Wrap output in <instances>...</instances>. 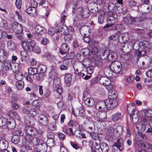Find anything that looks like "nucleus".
Instances as JSON below:
<instances>
[{
    "label": "nucleus",
    "instance_id": "nucleus-1",
    "mask_svg": "<svg viewBox=\"0 0 152 152\" xmlns=\"http://www.w3.org/2000/svg\"><path fill=\"white\" fill-rule=\"evenodd\" d=\"M108 9L109 11L108 12L107 18V24L104 26V28H107L112 26L116 22L115 18H117V15L115 14V11L117 9V7L112 3H110L107 5Z\"/></svg>",
    "mask_w": 152,
    "mask_h": 152
},
{
    "label": "nucleus",
    "instance_id": "nucleus-2",
    "mask_svg": "<svg viewBox=\"0 0 152 152\" xmlns=\"http://www.w3.org/2000/svg\"><path fill=\"white\" fill-rule=\"evenodd\" d=\"M117 98V96L114 93H109V98L105 100L107 109H113L117 106L118 102Z\"/></svg>",
    "mask_w": 152,
    "mask_h": 152
},
{
    "label": "nucleus",
    "instance_id": "nucleus-3",
    "mask_svg": "<svg viewBox=\"0 0 152 152\" xmlns=\"http://www.w3.org/2000/svg\"><path fill=\"white\" fill-rule=\"evenodd\" d=\"M7 58L6 53L3 49H0V60L4 62L5 69L6 70H10L11 68V64Z\"/></svg>",
    "mask_w": 152,
    "mask_h": 152
},
{
    "label": "nucleus",
    "instance_id": "nucleus-4",
    "mask_svg": "<svg viewBox=\"0 0 152 152\" xmlns=\"http://www.w3.org/2000/svg\"><path fill=\"white\" fill-rule=\"evenodd\" d=\"M60 79L57 77L54 78L53 87L55 90L58 93L59 96L58 98L59 100H61L62 99V96L61 95V93L63 92V90L61 87L60 86L59 84L60 83Z\"/></svg>",
    "mask_w": 152,
    "mask_h": 152
},
{
    "label": "nucleus",
    "instance_id": "nucleus-5",
    "mask_svg": "<svg viewBox=\"0 0 152 152\" xmlns=\"http://www.w3.org/2000/svg\"><path fill=\"white\" fill-rule=\"evenodd\" d=\"M21 45L23 49L27 51H31L34 46L36 45L34 41L29 39L27 41H23Z\"/></svg>",
    "mask_w": 152,
    "mask_h": 152
},
{
    "label": "nucleus",
    "instance_id": "nucleus-6",
    "mask_svg": "<svg viewBox=\"0 0 152 152\" xmlns=\"http://www.w3.org/2000/svg\"><path fill=\"white\" fill-rule=\"evenodd\" d=\"M142 20L141 17H136L134 18L131 16L127 15L125 17L124 20V23L127 25H131L135 22H140Z\"/></svg>",
    "mask_w": 152,
    "mask_h": 152
},
{
    "label": "nucleus",
    "instance_id": "nucleus-7",
    "mask_svg": "<svg viewBox=\"0 0 152 152\" xmlns=\"http://www.w3.org/2000/svg\"><path fill=\"white\" fill-rule=\"evenodd\" d=\"M97 115L98 118L97 121H99V124H101V123H102V126H101V128L102 129H104L105 124L103 120L106 118L107 117L106 112H103L98 113H97Z\"/></svg>",
    "mask_w": 152,
    "mask_h": 152
},
{
    "label": "nucleus",
    "instance_id": "nucleus-8",
    "mask_svg": "<svg viewBox=\"0 0 152 152\" xmlns=\"http://www.w3.org/2000/svg\"><path fill=\"white\" fill-rule=\"evenodd\" d=\"M139 11L141 13L145 14L149 12L151 9V7L148 4H143L138 7Z\"/></svg>",
    "mask_w": 152,
    "mask_h": 152
},
{
    "label": "nucleus",
    "instance_id": "nucleus-9",
    "mask_svg": "<svg viewBox=\"0 0 152 152\" xmlns=\"http://www.w3.org/2000/svg\"><path fill=\"white\" fill-rule=\"evenodd\" d=\"M110 66L113 73H118L121 70V66L120 63L118 62L112 63Z\"/></svg>",
    "mask_w": 152,
    "mask_h": 152
},
{
    "label": "nucleus",
    "instance_id": "nucleus-10",
    "mask_svg": "<svg viewBox=\"0 0 152 152\" xmlns=\"http://www.w3.org/2000/svg\"><path fill=\"white\" fill-rule=\"evenodd\" d=\"M12 28L16 34H21L23 31V28L21 25L17 22H15L12 24Z\"/></svg>",
    "mask_w": 152,
    "mask_h": 152
},
{
    "label": "nucleus",
    "instance_id": "nucleus-11",
    "mask_svg": "<svg viewBox=\"0 0 152 152\" xmlns=\"http://www.w3.org/2000/svg\"><path fill=\"white\" fill-rule=\"evenodd\" d=\"M91 29L88 26H86L81 27L80 30L81 34L83 36L89 37L91 34Z\"/></svg>",
    "mask_w": 152,
    "mask_h": 152
},
{
    "label": "nucleus",
    "instance_id": "nucleus-12",
    "mask_svg": "<svg viewBox=\"0 0 152 152\" xmlns=\"http://www.w3.org/2000/svg\"><path fill=\"white\" fill-rule=\"evenodd\" d=\"M95 108L99 111H104L107 109L105 102L102 101L97 102L95 105Z\"/></svg>",
    "mask_w": 152,
    "mask_h": 152
},
{
    "label": "nucleus",
    "instance_id": "nucleus-13",
    "mask_svg": "<svg viewBox=\"0 0 152 152\" xmlns=\"http://www.w3.org/2000/svg\"><path fill=\"white\" fill-rule=\"evenodd\" d=\"M24 121L27 126H34V120L33 117L31 118L29 116L26 115L24 117Z\"/></svg>",
    "mask_w": 152,
    "mask_h": 152
},
{
    "label": "nucleus",
    "instance_id": "nucleus-14",
    "mask_svg": "<svg viewBox=\"0 0 152 152\" xmlns=\"http://www.w3.org/2000/svg\"><path fill=\"white\" fill-rule=\"evenodd\" d=\"M129 35L128 33H124L122 34L121 37L119 38L118 41L120 43H124L128 41L129 39Z\"/></svg>",
    "mask_w": 152,
    "mask_h": 152
},
{
    "label": "nucleus",
    "instance_id": "nucleus-15",
    "mask_svg": "<svg viewBox=\"0 0 152 152\" xmlns=\"http://www.w3.org/2000/svg\"><path fill=\"white\" fill-rule=\"evenodd\" d=\"M39 122L42 125L46 126L48 123L47 118L43 115H41L38 118Z\"/></svg>",
    "mask_w": 152,
    "mask_h": 152
},
{
    "label": "nucleus",
    "instance_id": "nucleus-16",
    "mask_svg": "<svg viewBox=\"0 0 152 152\" xmlns=\"http://www.w3.org/2000/svg\"><path fill=\"white\" fill-rule=\"evenodd\" d=\"M47 145L45 142L41 141L38 146V148L40 152H45L47 149Z\"/></svg>",
    "mask_w": 152,
    "mask_h": 152
},
{
    "label": "nucleus",
    "instance_id": "nucleus-17",
    "mask_svg": "<svg viewBox=\"0 0 152 152\" xmlns=\"http://www.w3.org/2000/svg\"><path fill=\"white\" fill-rule=\"evenodd\" d=\"M58 32L61 34L64 35L67 34L69 33V31L68 30V27L64 25L59 27Z\"/></svg>",
    "mask_w": 152,
    "mask_h": 152
},
{
    "label": "nucleus",
    "instance_id": "nucleus-18",
    "mask_svg": "<svg viewBox=\"0 0 152 152\" xmlns=\"http://www.w3.org/2000/svg\"><path fill=\"white\" fill-rule=\"evenodd\" d=\"M69 48L66 43L63 44L60 49V53L63 55L66 54L69 50Z\"/></svg>",
    "mask_w": 152,
    "mask_h": 152
},
{
    "label": "nucleus",
    "instance_id": "nucleus-19",
    "mask_svg": "<svg viewBox=\"0 0 152 152\" xmlns=\"http://www.w3.org/2000/svg\"><path fill=\"white\" fill-rule=\"evenodd\" d=\"M27 12L29 14H30L31 15L35 16L37 14V12L36 9L35 8L28 7L27 8L26 10Z\"/></svg>",
    "mask_w": 152,
    "mask_h": 152
},
{
    "label": "nucleus",
    "instance_id": "nucleus-20",
    "mask_svg": "<svg viewBox=\"0 0 152 152\" xmlns=\"http://www.w3.org/2000/svg\"><path fill=\"white\" fill-rule=\"evenodd\" d=\"M89 7L90 11L91 12L95 13L97 12L98 10L97 5L96 2L90 3Z\"/></svg>",
    "mask_w": 152,
    "mask_h": 152
},
{
    "label": "nucleus",
    "instance_id": "nucleus-21",
    "mask_svg": "<svg viewBox=\"0 0 152 152\" xmlns=\"http://www.w3.org/2000/svg\"><path fill=\"white\" fill-rule=\"evenodd\" d=\"M100 83L104 86L108 85L111 83V80L105 77H102L99 79Z\"/></svg>",
    "mask_w": 152,
    "mask_h": 152
},
{
    "label": "nucleus",
    "instance_id": "nucleus-22",
    "mask_svg": "<svg viewBox=\"0 0 152 152\" xmlns=\"http://www.w3.org/2000/svg\"><path fill=\"white\" fill-rule=\"evenodd\" d=\"M103 72L104 74L108 77H110L113 75V71L110 68V67H105L103 70Z\"/></svg>",
    "mask_w": 152,
    "mask_h": 152
},
{
    "label": "nucleus",
    "instance_id": "nucleus-23",
    "mask_svg": "<svg viewBox=\"0 0 152 152\" xmlns=\"http://www.w3.org/2000/svg\"><path fill=\"white\" fill-rule=\"evenodd\" d=\"M135 109L136 107L135 106H132L131 105H128L127 110L131 118L132 117V114L135 112Z\"/></svg>",
    "mask_w": 152,
    "mask_h": 152
},
{
    "label": "nucleus",
    "instance_id": "nucleus-24",
    "mask_svg": "<svg viewBox=\"0 0 152 152\" xmlns=\"http://www.w3.org/2000/svg\"><path fill=\"white\" fill-rule=\"evenodd\" d=\"M35 30L36 33L45 34L44 27L40 25H37L35 27Z\"/></svg>",
    "mask_w": 152,
    "mask_h": 152
},
{
    "label": "nucleus",
    "instance_id": "nucleus-25",
    "mask_svg": "<svg viewBox=\"0 0 152 152\" xmlns=\"http://www.w3.org/2000/svg\"><path fill=\"white\" fill-rule=\"evenodd\" d=\"M6 125L7 127L10 129H13L16 126L15 121L13 119L8 120Z\"/></svg>",
    "mask_w": 152,
    "mask_h": 152
},
{
    "label": "nucleus",
    "instance_id": "nucleus-26",
    "mask_svg": "<svg viewBox=\"0 0 152 152\" xmlns=\"http://www.w3.org/2000/svg\"><path fill=\"white\" fill-rule=\"evenodd\" d=\"M8 146L7 142L5 140H3L0 141V148L1 150L7 149Z\"/></svg>",
    "mask_w": 152,
    "mask_h": 152
},
{
    "label": "nucleus",
    "instance_id": "nucleus-27",
    "mask_svg": "<svg viewBox=\"0 0 152 152\" xmlns=\"http://www.w3.org/2000/svg\"><path fill=\"white\" fill-rule=\"evenodd\" d=\"M89 10L87 8H85L83 9L81 15L82 17L84 18H88L89 15Z\"/></svg>",
    "mask_w": 152,
    "mask_h": 152
},
{
    "label": "nucleus",
    "instance_id": "nucleus-28",
    "mask_svg": "<svg viewBox=\"0 0 152 152\" xmlns=\"http://www.w3.org/2000/svg\"><path fill=\"white\" fill-rule=\"evenodd\" d=\"M124 29V27L121 24H118L117 25L115 26H113L112 27L110 28V30H116L118 31L119 32L120 31L123 30Z\"/></svg>",
    "mask_w": 152,
    "mask_h": 152
},
{
    "label": "nucleus",
    "instance_id": "nucleus-29",
    "mask_svg": "<svg viewBox=\"0 0 152 152\" xmlns=\"http://www.w3.org/2000/svg\"><path fill=\"white\" fill-rule=\"evenodd\" d=\"M15 85L18 90H21L24 87V82L23 80L18 81L15 83Z\"/></svg>",
    "mask_w": 152,
    "mask_h": 152
},
{
    "label": "nucleus",
    "instance_id": "nucleus-30",
    "mask_svg": "<svg viewBox=\"0 0 152 152\" xmlns=\"http://www.w3.org/2000/svg\"><path fill=\"white\" fill-rule=\"evenodd\" d=\"M84 102L86 105L88 106H92L94 104V99L91 98H87L85 100Z\"/></svg>",
    "mask_w": 152,
    "mask_h": 152
},
{
    "label": "nucleus",
    "instance_id": "nucleus-31",
    "mask_svg": "<svg viewBox=\"0 0 152 152\" xmlns=\"http://www.w3.org/2000/svg\"><path fill=\"white\" fill-rule=\"evenodd\" d=\"M139 112L137 111H135L132 114V120L133 123H136L139 120Z\"/></svg>",
    "mask_w": 152,
    "mask_h": 152
},
{
    "label": "nucleus",
    "instance_id": "nucleus-32",
    "mask_svg": "<svg viewBox=\"0 0 152 152\" xmlns=\"http://www.w3.org/2000/svg\"><path fill=\"white\" fill-rule=\"evenodd\" d=\"M42 102V100L40 99H36L33 102L32 104L36 107L39 108L41 106Z\"/></svg>",
    "mask_w": 152,
    "mask_h": 152
},
{
    "label": "nucleus",
    "instance_id": "nucleus-33",
    "mask_svg": "<svg viewBox=\"0 0 152 152\" xmlns=\"http://www.w3.org/2000/svg\"><path fill=\"white\" fill-rule=\"evenodd\" d=\"M65 81L68 86L70 84L72 79V75L70 74H67L65 76Z\"/></svg>",
    "mask_w": 152,
    "mask_h": 152
},
{
    "label": "nucleus",
    "instance_id": "nucleus-34",
    "mask_svg": "<svg viewBox=\"0 0 152 152\" xmlns=\"http://www.w3.org/2000/svg\"><path fill=\"white\" fill-rule=\"evenodd\" d=\"M123 131V127L121 126H118L116 127L115 128V132L116 134V136L118 137L121 134Z\"/></svg>",
    "mask_w": 152,
    "mask_h": 152
},
{
    "label": "nucleus",
    "instance_id": "nucleus-35",
    "mask_svg": "<svg viewBox=\"0 0 152 152\" xmlns=\"http://www.w3.org/2000/svg\"><path fill=\"white\" fill-rule=\"evenodd\" d=\"M122 116L121 113H116L113 114L111 118V119L114 121H115L121 119Z\"/></svg>",
    "mask_w": 152,
    "mask_h": 152
},
{
    "label": "nucleus",
    "instance_id": "nucleus-36",
    "mask_svg": "<svg viewBox=\"0 0 152 152\" xmlns=\"http://www.w3.org/2000/svg\"><path fill=\"white\" fill-rule=\"evenodd\" d=\"M20 138L17 135H13L11 138L12 142L15 144H17L20 142Z\"/></svg>",
    "mask_w": 152,
    "mask_h": 152
},
{
    "label": "nucleus",
    "instance_id": "nucleus-37",
    "mask_svg": "<svg viewBox=\"0 0 152 152\" xmlns=\"http://www.w3.org/2000/svg\"><path fill=\"white\" fill-rule=\"evenodd\" d=\"M81 3V1L80 0H77L76 1H75L73 4V6L72 7V12L73 13H75V9L77 8L78 7H80V5Z\"/></svg>",
    "mask_w": 152,
    "mask_h": 152
},
{
    "label": "nucleus",
    "instance_id": "nucleus-38",
    "mask_svg": "<svg viewBox=\"0 0 152 152\" xmlns=\"http://www.w3.org/2000/svg\"><path fill=\"white\" fill-rule=\"evenodd\" d=\"M7 46L8 49L10 50H14L15 49V43L13 42L11 40L8 41Z\"/></svg>",
    "mask_w": 152,
    "mask_h": 152
},
{
    "label": "nucleus",
    "instance_id": "nucleus-39",
    "mask_svg": "<svg viewBox=\"0 0 152 152\" xmlns=\"http://www.w3.org/2000/svg\"><path fill=\"white\" fill-rule=\"evenodd\" d=\"M100 140L99 139H96L93 142V146L96 150H99L101 144L100 145Z\"/></svg>",
    "mask_w": 152,
    "mask_h": 152
},
{
    "label": "nucleus",
    "instance_id": "nucleus-40",
    "mask_svg": "<svg viewBox=\"0 0 152 152\" xmlns=\"http://www.w3.org/2000/svg\"><path fill=\"white\" fill-rule=\"evenodd\" d=\"M135 143L137 145L139 148H140L142 146L143 143L141 140L139 138V136L136 135L135 138Z\"/></svg>",
    "mask_w": 152,
    "mask_h": 152
},
{
    "label": "nucleus",
    "instance_id": "nucleus-41",
    "mask_svg": "<svg viewBox=\"0 0 152 152\" xmlns=\"http://www.w3.org/2000/svg\"><path fill=\"white\" fill-rule=\"evenodd\" d=\"M102 152H107L109 148L107 144L105 143H102L101 144L100 148Z\"/></svg>",
    "mask_w": 152,
    "mask_h": 152
},
{
    "label": "nucleus",
    "instance_id": "nucleus-42",
    "mask_svg": "<svg viewBox=\"0 0 152 152\" xmlns=\"http://www.w3.org/2000/svg\"><path fill=\"white\" fill-rule=\"evenodd\" d=\"M99 13L101 14L98 17V22L100 24H102L104 22V12L103 11H100Z\"/></svg>",
    "mask_w": 152,
    "mask_h": 152
},
{
    "label": "nucleus",
    "instance_id": "nucleus-43",
    "mask_svg": "<svg viewBox=\"0 0 152 152\" xmlns=\"http://www.w3.org/2000/svg\"><path fill=\"white\" fill-rule=\"evenodd\" d=\"M33 139L32 136L30 134H28L25 137V143L28 145V144L31 143Z\"/></svg>",
    "mask_w": 152,
    "mask_h": 152
},
{
    "label": "nucleus",
    "instance_id": "nucleus-44",
    "mask_svg": "<svg viewBox=\"0 0 152 152\" xmlns=\"http://www.w3.org/2000/svg\"><path fill=\"white\" fill-rule=\"evenodd\" d=\"M120 140V139L118 140L117 142L114 143V146L121 151L123 149V146L121 143Z\"/></svg>",
    "mask_w": 152,
    "mask_h": 152
},
{
    "label": "nucleus",
    "instance_id": "nucleus-45",
    "mask_svg": "<svg viewBox=\"0 0 152 152\" xmlns=\"http://www.w3.org/2000/svg\"><path fill=\"white\" fill-rule=\"evenodd\" d=\"M23 77V74L20 72H18L15 75V78L18 81L22 80Z\"/></svg>",
    "mask_w": 152,
    "mask_h": 152
},
{
    "label": "nucleus",
    "instance_id": "nucleus-46",
    "mask_svg": "<svg viewBox=\"0 0 152 152\" xmlns=\"http://www.w3.org/2000/svg\"><path fill=\"white\" fill-rule=\"evenodd\" d=\"M28 71L29 74L34 75L37 73V70L35 68L30 67L28 69Z\"/></svg>",
    "mask_w": 152,
    "mask_h": 152
},
{
    "label": "nucleus",
    "instance_id": "nucleus-47",
    "mask_svg": "<svg viewBox=\"0 0 152 152\" xmlns=\"http://www.w3.org/2000/svg\"><path fill=\"white\" fill-rule=\"evenodd\" d=\"M49 75L52 78L57 77L58 74L54 69H52L50 72Z\"/></svg>",
    "mask_w": 152,
    "mask_h": 152
},
{
    "label": "nucleus",
    "instance_id": "nucleus-48",
    "mask_svg": "<svg viewBox=\"0 0 152 152\" xmlns=\"http://www.w3.org/2000/svg\"><path fill=\"white\" fill-rule=\"evenodd\" d=\"M8 120L5 118H0V126L3 127L6 125Z\"/></svg>",
    "mask_w": 152,
    "mask_h": 152
},
{
    "label": "nucleus",
    "instance_id": "nucleus-49",
    "mask_svg": "<svg viewBox=\"0 0 152 152\" xmlns=\"http://www.w3.org/2000/svg\"><path fill=\"white\" fill-rule=\"evenodd\" d=\"M9 115L10 117H12L13 118L18 119V113L15 112L10 111L9 113Z\"/></svg>",
    "mask_w": 152,
    "mask_h": 152
},
{
    "label": "nucleus",
    "instance_id": "nucleus-50",
    "mask_svg": "<svg viewBox=\"0 0 152 152\" xmlns=\"http://www.w3.org/2000/svg\"><path fill=\"white\" fill-rule=\"evenodd\" d=\"M148 46V43L146 41L142 42L140 44V47L142 49H144L147 48Z\"/></svg>",
    "mask_w": 152,
    "mask_h": 152
},
{
    "label": "nucleus",
    "instance_id": "nucleus-51",
    "mask_svg": "<svg viewBox=\"0 0 152 152\" xmlns=\"http://www.w3.org/2000/svg\"><path fill=\"white\" fill-rule=\"evenodd\" d=\"M119 38L117 34H114L110 36L107 38V40L108 41H115L118 40Z\"/></svg>",
    "mask_w": 152,
    "mask_h": 152
},
{
    "label": "nucleus",
    "instance_id": "nucleus-52",
    "mask_svg": "<svg viewBox=\"0 0 152 152\" xmlns=\"http://www.w3.org/2000/svg\"><path fill=\"white\" fill-rule=\"evenodd\" d=\"M145 114L148 118L152 117V109H148L145 111Z\"/></svg>",
    "mask_w": 152,
    "mask_h": 152
},
{
    "label": "nucleus",
    "instance_id": "nucleus-53",
    "mask_svg": "<svg viewBox=\"0 0 152 152\" xmlns=\"http://www.w3.org/2000/svg\"><path fill=\"white\" fill-rule=\"evenodd\" d=\"M41 141L38 138L36 137L33 138L31 143H32L34 145L38 146L40 144V142H41Z\"/></svg>",
    "mask_w": 152,
    "mask_h": 152
},
{
    "label": "nucleus",
    "instance_id": "nucleus-54",
    "mask_svg": "<svg viewBox=\"0 0 152 152\" xmlns=\"http://www.w3.org/2000/svg\"><path fill=\"white\" fill-rule=\"evenodd\" d=\"M44 56L48 60L50 61L53 60L55 59V57L49 53L45 54Z\"/></svg>",
    "mask_w": 152,
    "mask_h": 152
},
{
    "label": "nucleus",
    "instance_id": "nucleus-55",
    "mask_svg": "<svg viewBox=\"0 0 152 152\" xmlns=\"http://www.w3.org/2000/svg\"><path fill=\"white\" fill-rule=\"evenodd\" d=\"M41 72L44 73L47 70V67L46 66L44 65H40L38 68Z\"/></svg>",
    "mask_w": 152,
    "mask_h": 152
},
{
    "label": "nucleus",
    "instance_id": "nucleus-56",
    "mask_svg": "<svg viewBox=\"0 0 152 152\" xmlns=\"http://www.w3.org/2000/svg\"><path fill=\"white\" fill-rule=\"evenodd\" d=\"M56 30L55 28L53 27L49 28L48 31V34L51 36H52L54 34Z\"/></svg>",
    "mask_w": 152,
    "mask_h": 152
},
{
    "label": "nucleus",
    "instance_id": "nucleus-57",
    "mask_svg": "<svg viewBox=\"0 0 152 152\" xmlns=\"http://www.w3.org/2000/svg\"><path fill=\"white\" fill-rule=\"evenodd\" d=\"M27 50H23L21 52L20 54L22 56V58L23 59H26L28 57V53L26 52Z\"/></svg>",
    "mask_w": 152,
    "mask_h": 152
},
{
    "label": "nucleus",
    "instance_id": "nucleus-58",
    "mask_svg": "<svg viewBox=\"0 0 152 152\" xmlns=\"http://www.w3.org/2000/svg\"><path fill=\"white\" fill-rule=\"evenodd\" d=\"M47 142L49 145V146L50 147L53 146L55 145L54 139H48Z\"/></svg>",
    "mask_w": 152,
    "mask_h": 152
},
{
    "label": "nucleus",
    "instance_id": "nucleus-59",
    "mask_svg": "<svg viewBox=\"0 0 152 152\" xmlns=\"http://www.w3.org/2000/svg\"><path fill=\"white\" fill-rule=\"evenodd\" d=\"M151 144L150 143L146 142L144 144L143 143L142 146H141V147H140V148L142 149L145 148L146 149H149L151 148Z\"/></svg>",
    "mask_w": 152,
    "mask_h": 152
},
{
    "label": "nucleus",
    "instance_id": "nucleus-60",
    "mask_svg": "<svg viewBox=\"0 0 152 152\" xmlns=\"http://www.w3.org/2000/svg\"><path fill=\"white\" fill-rule=\"evenodd\" d=\"M126 79L129 84L132 83L134 80V77L132 76H126Z\"/></svg>",
    "mask_w": 152,
    "mask_h": 152
},
{
    "label": "nucleus",
    "instance_id": "nucleus-61",
    "mask_svg": "<svg viewBox=\"0 0 152 152\" xmlns=\"http://www.w3.org/2000/svg\"><path fill=\"white\" fill-rule=\"evenodd\" d=\"M31 51H33L35 53L39 54L41 52L40 50L39 47L36 45L34 46Z\"/></svg>",
    "mask_w": 152,
    "mask_h": 152
},
{
    "label": "nucleus",
    "instance_id": "nucleus-62",
    "mask_svg": "<svg viewBox=\"0 0 152 152\" xmlns=\"http://www.w3.org/2000/svg\"><path fill=\"white\" fill-rule=\"evenodd\" d=\"M138 128H140L142 130L144 131L146 129V125L142 122L139 123L137 125Z\"/></svg>",
    "mask_w": 152,
    "mask_h": 152
},
{
    "label": "nucleus",
    "instance_id": "nucleus-63",
    "mask_svg": "<svg viewBox=\"0 0 152 152\" xmlns=\"http://www.w3.org/2000/svg\"><path fill=\"white\" fill-rule=\"evenodd\" d=\"M56 128V124L55 122H53L49 126V129L51 130H54Z\"/></svg>",
    "mask_w": 152,
    "mask_h": 152
},
{
    "label": "nucleus",
    "instance_id": "nucleus-64",
    "mask_svg": "<svg viewBox=\"0 0 152 152\" xmlns=\"http://www.w3.org/2000/svg\"><path fill=\"white\" fill-rule=\"evenodd\" d=\"M30 6L35 8L37 5V2L34 0H30Z\"/></svg>",
    "mask_w": 152,
    "mask_h": 152
}]
</instances>
